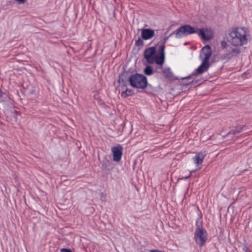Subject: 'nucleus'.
Instances as JSON below:
<instances>
[{"label":"nucleus","mask_w":252,"mask_h":252,"mask_svg":"<svg viewBox=\"0 0 252 252\" xmlns=\"http://www.w3.org/2000/svg\"><path fill=\"white\" fill-rule=\"evenodd\" d=\"M192 33H197L202 39L208 40L212 37L211 31L208 28L198 29L194 28L189 25H185L180 27L175 31L172 32L170 36L175 34L177 38H180Z\"/></svg>","instance_id":"obj_1"},{"label":"nucleus","mask_w":252,"mask_h":252,"mask_svg":"<svg viewBox=\"0 0 252 252\" xmlns=\"http://www.w3.org/2000/svg\"><path fill=\"white\" fill-rule=\"evenodd\" d=\"M249 30L244 27L235 28L229 33L228 41L235 46H243L248 42Z\"/></svg>","instance_id":"obj_2"},{"label":"nucleus","mask_w":252,"mask_h":252,"mask_svg":"<svg viewBox=\"0 0 252 252\" xmlns=\"http://www.w3.org/2000/svg\"><path fill=\"white\" fill-rule=\"evenodd\" d=\"M167 38H164V42L161 45L158 49L157 54H156V49L155 47L147 48L144 52V58L148 63L152 64L155 63L157 64L162 66L165 60V45Z\"/></svg>","instance_id":"obj_3"},{"label":"nucleus","mask_w":252,"mask_h":252,"mask_svg":"<svg viewBox=\"0 0 252 252\" xmlns=\"http://www.w3.org/2000/svg\"><path fill=\"white\" fill-rule=\"evenodd\" d=\"M130 85L133 88L144 89L147 85V80L145 76L139 74L131 75L129 79Z\"/></svg>","instance_id":"obj_4"},{"label":"nucleus","mask_w":252,"mask_h":252,"mask_svg":"<svg viewBox=\"0 0 252 252\" xmlns=\"http://www.w3.org/2000/svg\"><path fill=\"white\" fill-rule=\"evenodd\" d=\"M194 239L195 242L200 247L203 246L207 240V232L202 228L198 227L194 232Z\"/></svg>","instance_id":"obj_5"},{"label":"nucleus","mask_w":252,"mask_h":252,"mask_svg":"<svg viewBox=\"0 0 252 252\" xmlns=\"http://www.w3.org/2000/svg\"><path fill=\"white\" fill-rule=\"evenodd\" d=\"M123 148L122 145L119 144L111 148V152L113 154V160L115 162H119L123 155Z\"/></svg>","instance_id":"obj_6"},{"label":"nucleus","mask_w":252,"mask_h":252,"mask_svg":"<svg viewBox=\"0 0 252 252\" xmlns=\"http://www.w3.org/2000/svg\"><path fill=\"white\" fill-rule=\"evenodd\" d=\"M212 49L209 45H206L202 48L200 53V58L202 61L209 62V59L212 55Z\"/></svg>","instance_id":"obj_7"},{"label":"nucleus","mask_w":252,"mask_h":252,"mask_svg":"<svg viewBox=\"0 0 252 252\" xmlns=\"http://www.w3.org/2000/svg\"><path fill=\"white\" fill-rule=\"evenodd\" d=\"M206 155L205 152H201L196 154L195 156L192 158V160L196 166L202 164Z\"/></svg>","instance_id":"obj_8"},{"label":"nucleus","mask_w":252,"mask_h":252,"mask_svg":"<svg viewBox=\"0 0 252 252\" xmlns=\"http://www.w3.org/2000/svg\"><path fill=\"white\" fill-rule=\"evenodd\" d=\"M155 35V32L150 29H144L141 32V36L144 40L149 39Z\"/></svg>","instance_id":"obj_9"},{"label":"nucleus","mask_w":252,"mask_h":252,"mask_svg":"<svg viewBox=\"0 0 252 252\" xmlns=\"http://www.w3.org/2000/svg\"><path fill=\"white\" fill-rule=\"evenodd\" d=\"M202 63L200 64V65L197 68L196 70L195 73H194V75L195 74H201L204 72L207 71L210 66V63L209 62L202 61Z\"/></svg>","instance_id":"obj_10"},{"label":"nucleus","mask_w":252,"mask_h":252,"mask_svg":"<svg viewBox=\"0 0 252 252\" xmlns=\"http://www.w3.org/2000/svg\"><path fill=\"white\" fill-rule=\"evenodd\" d=\"M133 94V91L131 89H127L125 91L122 93L121 95L124 98H126L128 96L132 95Z\"/></svg>","instance_id":"obj_11"},{"label":"nucleus","mask_w":252,"mask_h":252,"mask_svg":"<svg viewBox=\"0 0 252 252\" xmlns=\"http://www.w3.org/2000/svg\"><path fill=\"white\" fill-rule=\"evenodd\" d=\"M242 129H243V127L242 126L238 127L236 128V129L232 130L231 131H230L229 132L228 134H233V135L237 134L242 131Z\"/></svg>","instance_id":"obj_12"},{"label":"nucleus","mask_w":252,"mask_h":252,"mask_svg":"<svg viewBox=\"0 0 252 252\" xmlns=\"http://www.w3.org/2000/svg\"><path fill=\"white\" fill-rule=\"evenodd\" d=\"M144 73L147 75H151L153 73V70L151 66H147L144 69Z\"/></svg>","instance_id":"obj_13"},{"label":"nucleus","mask_w":252,"mask_h":252,"mask_svg":"<svg viewBox=\"0 0 252 252\" xmlns=\"http://www.w3.org/2000/svg\"><path fill=\"white\" fill-rule=\"evenodd\" d=\"M163 73L165 75L166 77H170L171 75V73L170 71V69H164L163 70Z\"/></svg>","instance_id":"obj_14"},{"label":"nucleus","mask_w":252,"mask_h":252,"mask_svg":"<svg viewBox=\"0 0 252 252\" xmlns=\"http://www.w3.org/2000/svg\"><path fill=\"white\" fill-rule=\"evenodd\" d=\"M232 52L235 54H239L240 53V50L236 46L232 49Z\"/></svg>","instance_id":"obj_15"},{"label":"nucleus","mask_w":252,"mask_h":252,"mask_svg":"<svg viewBox=\"0 0 252 252\" xmlns=\"http://www.w3.org/2000/svg\"><path fill=\"white\" fill-rule=\"evenodd\" d=\"M135 44L136 45H142L143 44V41L140 38H139L136 41V42H135Z\"/></svg>","instance_id":"obj_16"},{"label":"nucleus","mask_w":252,"mask_h":252,"mask_svg":"<svg viewBox=\"0 0 252 252\" xmlns=\"http://www.w3.org/2000/svg\"><path fill=\"white\" fill-rule=\"evenodd\" d=\"M61 252H72L70 249L63 248L61 249Z\"/></svg>","instance_id":"obj_17"},{"label":"nucleus","mask_w":252,"mask_h":252,"mask_svg":"<svg viewBox=\"0 0 252 252\" xmlns=\"http://www.w3.org/2000/svg\"><path fill=\"white\" fill-rule=\"evenodd\" d=\"M123 76H124L123 75H122L121 76H120L119 79L118 80V82L119 83H120L121 81L124 82Z\"/></svg>","instance_id":"obj_18"},{"label":"nucleus","mask_w":252,"mask_h":252,"mask_svg":"<svg viewBox=\"0 0 252 252\" xmlns=\"http://www.w3.org/2000/svg\"><path fill=\"white\" fill-rule=\"evenodd\" d=\"M226 42L225 41H222L221 42V46L223 48H225L226 47Z\"/></svg>","instance_id":"obj_19"},{"label":"nucleus","mask_w":252,"mask_h":252,"mask_svg":"<svg viewBox=\"0 0 252 252\" xmlns=\"http://www.w3.org/2000/svg\"><path fill=\"white\" fill-rule=\"evenodd\" d=\"M193 172V171H190V173H189V175L188 176H187V177H186L184 178V179H188L189 177H190V176H191V173H192Z\"/></svg>","instance_id":"obj_20"},{"label":"nucleus","mask_w":252,"mask_h":252,"mask_svg":"<svg viewBox=\"0 0 252 252\" xmlns=\"http://www.w3.org/2000/svg\"><path fill=\"white\" fill-rule=\"evenodd\" d=\"M3 93L2 91L0 90V98L2 97Z\"/></svg>","instance_id":"obj_21"}]
</instances>
